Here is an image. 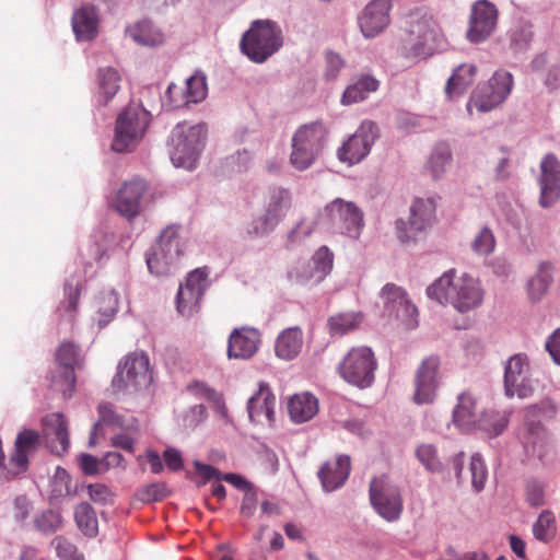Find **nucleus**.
Instances as JSON below:
<instances>
[{
  "mask_svg": "<svg viewBox=\"0 0 560 560\" xmlns=\"http://www.w3.org/2000/svg\"><path fill=\"white\" fill-rule=\"evenodd\" d=\"M427 295L441 305H451L465 314L481 306L485 289L478 278L451 269L427 288Z\"/></svg>",
  "mask_w": 560,
  "mask_h": 560,
  "instance_id": "nucleus-1",
  "label": "nucleus"
},
{
  "mask_svg": "<svg viewBox=\"0 0 560 560\" xmlns=\"http://www.w3.org/2000/svg\"><path fill=\"white\" fill-rule=\"evenodd\" d=\"M328 135V128L320 120L300 126L291 139V165L298 171L310 168L322 155Z\"/></svg>",
  "mask_w": 560,
  "mask_h": 560,
  "instance_id": "nucleus-2",
  "label": "nucleus"
},
{
  "mask_svg": "<svg viewBox=\"0 0 560 560\" xmlns=\"http://www.w3.org/2000/svg\"><path fill=\"white\" fill-rule=\"evenodd\" d=\"M443 45L444 37L440 27L431 16L423 15L410 22L400 52L408 60L419 61L432 56Z\"/></svg>",
  "mask_w": 560,
  "mask_h": 560,
  "instance_id": "nucleus-3",
  "label": "nucleus"
},
{
  "mask_svg": "<svg viewBox=\"0 0 560 560\" xmlns=\"http://www.w3.org/2000/svg\"><path fill=\"white\" fill-rule=\"evenodd\" d=\"M283 44L280 27L269 20L255 21L242 36L240 48L252 61L265 62L277 52Z\"/></svg>",
  "mask_w": 560,
  "mask_h": 560,
  "instance_id": "nucleus-4",
  "label": "nucleus"
},
{
  "mask_svg": "<svg viewBox=\"0 0 560 560\" xmlns=\"http://www.w3.org/2000/svg\"><path fill=\"white\" fill-rule=\"evenodd\" d=\"M206 136L207 129L201 124H177L171 136V160L174 166L194 170L203 150Z\"/></svg>",
  "mask_w": 560,
  "mask_h": 560,
  "instance_id": "nucleus-5",
  "label": "nucleus"
},
{
  "mask_svg": "<svg viewBox=\"0 0 560 560\" xmlns=\"http://www.w3.org/2000/svg\"><path fill=\"white\" fill-rule=\"evenodd\" d=\"M150 120V113L142 106H127L117 116L112 149L116 152L133 150L142 140Z\"/></svg>",
  "mask_w": 560,
  "mask_h": 560,
  "instance_id": "nucleus-6",
  "label": "nucleus"
},
{
  "mask_svg": "<svg viewBox=\"0 0 560 560\" xmlns=\"http://www.w3.org/2000/svg\"><path fill=\"white\" fill-rule=\"evenodd\" d=\"M320 215L328 229L351 240H358L364 228L363 211L353 201L342 198L328 202Z\"/></svg>",
  "mask_w": 560,
  "mask_h": 560,
  "instance_id": "nucleus-7",
  "label": "nucleus"
},
{
  "mask_svg": "<svg viewBox=\"0 0 560 560\" xmlns=\"http://www.w3.org/2000/svg\"><path fill=\"white\" fill-rule=\"evenodd\" d=\"M377 361L373 350L366 346L350 349L338 366L341 378L360 389L369 388L375 381Z\"/></svg>",
  "mask_w": 560,
  "mask_h": 560,
  "instance_id": "nucleus-8",
  "label": "nucleus"
},
{
  "mask_svg": "<svg viewBox=\"0 0 560 560\" xmlns=\"http://www.w3.org/2000/svg\"><path fill=\"white\" fill-rule=\"evenodd\" d=\"M179 228L167 226L162 231L156 245L147 254V265L151 273L164 276L174 270L183 255Z\"/></svg>",
  "mask_w": 560,
  "mask_h": 560,
  "instance_id": "nucleus-9",
  "label": "nucleus"
},
{
  "mask_svg": "<svg viewBox=\"0 0 560 560\" xmlns=\"http://www.w3.org/2000/svg\"><path fill=\"white\" fill-rule=\"evenodd\" d=\"M513 89V77L505 70H498L487 83L479 85L467 104V110L472 107L478 112H490L505 102Z\"/></svg>",
  "mask_w": 560,
  "mask_h": 560,
  "instance_id": "nucleus-10",
  "label": "nucleus"
},
{
  "mask_svg": "<svg viewBox=\"0 0 560 560\" xmlns=\"http://www.w3.org/2000/svg\"><path fill=\"white\" fill-rule=\"evenodd\" d=\"M151 381L149 357L143 352H133L119 363L112 384L117 392H136L148 387Z\"/></svg>",
  "mask_w": 560,
  "mask_h": 560,
  "instance_id": "nucleus-11",
  "label": "nucleus"
},
{
  "mask_svg": "<svg viewBox=\"0 0 560 560\" xmlns=\"http://www.w3.org/2000/svg\"><path fill=\"white\" fill-rule=\"evenodd\" d=\"M334 254L327 246L319 247L310 260H298L288 271V278L301 285H315L331 271Z\"/></svg>",
  "mask_w": 560,
  "mask_h": 560,
  "instance_id": "nucleus-12",
  "label": "nucleus"
},
{
  "mask_svg": "<svg viewBox=\"0 0 560 560\" xmlns=\"http://www.w3.org/2000/svg\"><path fill=\"white\" fill-rule=\"evenodd\" d=\"M370 501L375 512L387 522H395L401 515L404 501L400 491L385 476L371 481Z\"/></svg>",
  "mask_w": 560,
  "mask_h": 560,
  "instance_id": "nucleus-13",
  "label": "nucleus"
},
{
  "mask_svg": "<svg viewBox=\"0 0 560 560\" xmlns=\"http://www.w3.org/2000/svg\"><path fill=\"white\" fill-rule=\"evenodd\" d=\"M377 137V126L371 120L362 121L357 131L338 148V160L349 165L361 162L370 153Z\"/></svg>",
  "mask_w": 560,
  "mask_h": 560,
  "instance_id": "nucleus-14",
  "label": "nucleus"
},
{
  "mask_svg": "<svg viewBox=\"0 0 560 560\" xmlns=\"http://www.w3.org/2000/svg\"><path fill=\"white\" fill-rule=\"evenodd\" d=\"M208 288V271L197 268L188 273L184 284L179 285L176 296L177 312L190 317L198 312L201 299Z\"/></svg>",
  "mask_w": 560,
  "mask_h": 560,
  "instance_id": "nucleus-15",
  "label": "nucleus"
},
{
  "mask_svg": "<svg viewBox=\"0 0 560 560\" xmlns=\"http://www.w3.org/2000/svg\"><path fill=\"white\" fill-rule=\"evenodd\" d=\"M498 9L488 0L476 1L470 11L466 37L470 43H482L495 31Z\"/></svg>",
  "mask_w": 560,
  "mask_h": 560,
  "instance_id": "nucleus-16",
  "label": "nucleus"
},
{
  "mask_svg": "<svg viewBox=\"0 0 560 560\" xmlns=\"http://www.w3.org/2000/svg\"><path fill=\"white\" fill-rule=\"evenodd\" d=\"M537 406H530L526 409L525 430L521 440L524 450L528 455L536 456L540 460H545L552 451V441L539 421L534 418L538 415Z\"/></svg>",
  "mask_w": 560,
  "mask_h": 560,
  "instance_id": "nucleus-17",
  "label": "nucleus"
},
{
  "mask_svg": "<svg viewBox=\"0 0 560 560\" xmlns=\"http://www.w3.org/2000/svg\"><path fill=\"white\" fill-rule=\"evenodd\" d=\"M504 390L510 398H526L533 393L529 377V362L525 354L517 353L511 357L504 369Z\"/></svg>",
  "mask_w": 560,
  "mask_h": 560,
  "instance_id": "nucleus-18",
  "label": "nucleus"
},
{
  "mask_svg": "<svg viewBox=\"0 0 560 560\" xmlns=\"http://www.w3.org/2000/svg\"><path fill=\"white\" fill-rule=\"evenodd\" d=\"M207 92L206 75L197 72L186 80L185 90L171 83L167 86L163 105L173 109L186 106L190 103H199L205 100Z\"/></svg>",
  "mask_w": 560,
  "mask_h": 560,
  "instance_id": "nucleus-19",
  "label": "nucleus"
},
{
  "mask_svg": "<svg viewBox=\"0 0 560 560\" xmlns=\"http://www.w3.org/2000/svg\"><path fill=\"white\" fill-rule=\"evenodd\" d=\"M45 446L56 455H62L70 446L68 425L60 412L46 416L42 420V436L37 434V444Z\"/></svg>",
  "mask_w": 560,
  "mask_h": 560,
  "instance_id": "nucleus-20",
  "label": "nucleus"
},
{
  "mask_svg": "<svg viewBox=\"0 0 560 560\" xmlns=\"http://www.w3.org/2000/svg\"><path fill=\"white\" fill-rule=\"evenodd\" d=\"M540 198L544 208L551 207L560 198V161L552 154H546L540 162Z\"/></svg>",
  "mask_w": 560,
  "mask_h": 560,
  "instance_id": "nucleus-21",
  "label": "nucleus"
},
{
  "mask_svg": "<svg viewBox=\"0 0 560 560\" xmlns=\"http://www.w3.org/2000/svg\"><path fill=\"white\" fill-rule=\"evenodd\" d=\"M440 360L438 357L424 359L416 375L413 400L418 405L431 404L436 397L439 386Z\"/></svg>",
  "mask_w": 560,
  "mask_h": 560,
  "instance_id": "nucleus-22",
  "label": "nucleus"
},
{
  "mask_svg": "<svg viewBox=\"0 0 560 560\" xmlns=\"http://www.w3.org/2000/svg\"><path fill=\"white\" fill-rule=\"evenodd\" d=\"M389 11L388 0H373L365 5L358 18L360 30L365 38L377 36L388 26Z\"/></svg>",
  "mask_w": 560,
  "mask_h": 560,
  "instance_id": "nucleus-23",
  "label": "nucleus"
},
{
  "mask_svg": "<svg viewBox=\"0 0 560 560\" xmlns=\"http://www.w3.org/2000/svg\"><path fill=\"white\" fill-rule=\"evenodd\" d=\"M147 190L148 185L143 179L135 178L125 183L116 195L115 209L127 219L137 217L141 211L142 198Z\"/></svg>",
  "mask_w": 560,
  "mask_h": 560,
  "instance_id": "nucleus-24",
  "label": "nucleus"
},
{
  "mask_svg": "<svg viewBox=\"0 0 560 560\" xmlns=\"http://www.w3.org/2000/svg\"><path fill=\"white\" fill-rule=\"evenodd\" d=\"M260 332L254 327L235 328L229 336L228 357L230 359H250L259 349Z\"/></svg>",
  "mask_w": 560,
  "mask_h": 560,
  "instance_id": "nucleus-25",
  "label": "nucleus"
},
{
  "mask_svg": "<svg viewBox=\"0 0 560 560\" xmlns=\"http://www.w3.org/2000/svg\"><path fill=\"white\" fill-rule=\"evenodd\" d=\"M350 469L348 455H338L334 460L326 462L317 472L324 491L332 492L341 488L350 475Z\"/></svg>",
  "mask_w": 560,
  "mask_h": 560,
  "instance_id": "nucleus-26",
  "label": "nucleus"
},
{
  "mask_svg": "<svg viewBox=\"0 0 560 560\" xmlns=\"http://www.w3.org/2000/svg\"><path fill=\"white\" fill-rule=\"evenodd\" d=\"M275 407L276 396L267 383L260 382L258 390L247 401L250 421L261 423L266 420L271 423L275 420Z\"/></svg>",
  "mask_w": 560,
  "mask_h": 560,
  "instance_id": "nucleus-27",
  "label": "nucleus"
},
{
  "mask_svg": "<svg viewBox=\"0 0 560 560\" xmlns=\"http://www.w3.org/2000/svg\"><path fill=\"white\" fill-rule=\"evenodd\" d=\"M477 399L468 390L457 396V404L452 412L454 425L464 433L476 431L479 416L477 415Z\"/></svg>",
  "mask_w": 560,
  "mask_h": 560,
  "instance_id": "nucleus-28",
  "label": "nucleus"
},
{
  "mask_svg": "<svg viewBox=\"0 0 560 560\" xmlns=\"http://www.w3.org/2000/svg\"><path fill=\"white\" fill-rule=\"evenodd\" d=\"M72 28L77 40L89 42L96 37L98 15L94 7L83 5L72 15Z\"/></svg>",
  "mask_w": 560,
  "mask_h": 560,
  "instance_id": "nucleus-29",
  "label": "nucleus"
},
{
  "mask_svg": "<svg viewBox=\"0 0 560 560\" xmlns=\"http://www.w3.org/2000/svg\"><path fill=\"white\" fill-rule=\"evenodd\" d=\"M292 207V195L289 189L283 187H273L269 190L268 200L265 208V215L276 226L285 218Z\"/></svg>",
  "mask_w": 560,
  "mask_h": 560,
  "instance_id": "nucleus-30",
  "label": "nucleus"
},
{
  "mask_svg": "<svg viewBox=\"0 0 560 560\" xmlns=\"http://www.w3.org/2000/svg\"><path fill=\"white\" fill-rule=\"evenodd\" d=\"M288 410L294 423H304L318 412V400L311 393L295 394L289 400Z\"/></svg>",
  "mask_w": 560,
  "mask_h": 560,
  "instance_id": "nucleus-31",
  "label": "nucleus"
},
{
  "mask_svg": "<svg viewBox=\"0 0 560 560\" xmlns=\"http://www.w3.org/2000/svg\"><path fill=\"white\" fill-rule=\"evenodd\" d=\"M303 347V331L300 327H289L281 331L276 340V355L282 360L294 359Z\"/></svg>",
  "mask_w": 560,
  "mask_h": 560,
  "instance_id": "nucleus-32",
  "label": "nucleus"
},
{
  "mask_svg": "<svg viewBox=\"0 0 560 560\" xmlns=\"http://www.w3.org/2000/svg\"><path fill=\"white\" fill-rule=\"evenodd\" d=\"M96 82V102L100 105H107L120 89L121 75L119 71L113 67L100 68Z\"/></svg>",
  "mask_w": 560,
  "mask_h": 560,
  "instance_id": "nucleus-33",
  "label": "nucleus"
},
{
  "mask_svg": "<svg viewBox=\"0 0 560 560\" xmlns=\"http://www.w3.org/2000/svg\"><path fill=\"white\" fill-rule=\"evenodd\" d=\"M380 86V82L372 75H361L354 79L345 90L341 96L342 105H352L363 102Z\"/></svg>",
  "mask_w": 560,
  "mask_h": 560,
  "instance_id": "nucleus-34",
  "label": "nucleus"
},
{
  "mask_svg": "<svg viewBox=\"0 0 560 560\" xmlns=\"http://www.w3.org/2000/svg\"><path fill=\"white\" fill-rule=\"evenodd\" d=\"M435 210L433 198H416L410 206L409 223L415 230L425 232L434 222Z\"/></svg>",
  "mask_w": 560,
  "mask_h": 560,
  "instance_id": "nucleus-35",
  "label": "nucleus"
},
{
  "mask_svg": "<svg viewBox=\"0 0 560 560\" xmlns=\"http://www.w3.org/2000/svg\"><path fill=\"white\" fill-rule=\"evenodd\" d=\"M477 68L471 63L458 66L447 80L445 93L450 100L460 96L472 84Z\"/></svg>",
  "mask_w": 560,
  "mask_h": 560,
  "instance_id": "nucleus-36",
  "label": "nucleus"
},
{
  "mask_svg": "<svg viewBox=\"0 0 560 560\" xmlns=\"http://www.w3.org/2000/svg\"><path fill=\"white\" fill-rule=\"evenodd\" d=\"M127 35L143 46H159L164 43V34L150 21H140L126 30Z\"/></svg>",
  "mask_w": 560,
  "mask_h": 560,
  "instance_id": "nucleus-37",
  "label": "nucleus"
},
{
  "mask_svg": "<svg viewBox=\"0 0 560 560\" xmlns=\"http://www.w3.org/2000/svg\"><path fill=\"white\" fill-rule=\"evenodd\" d=\"M47 380L49 382V388L56 393H59L63 399H69L72 397L77 385L74 371L71 369H61L57 365L52 371H50Z\"/></svg>",
  "mask_w": 560,
  "mask_h": 560,
  "instance_id": "nucleus-38",
  "label": "nucleus"
},
{
  "mask_svg": "<svg viewBox=\"0 0 560 560\" xmlns=\"http://www.w3.org/2000/svg\"><path fill=\"white\" fill-rule=\"evenodd\" d=\"M451 162V148L448 144L441 142L433 148L425 163V168L431 174L432 178L440 179L446 173Z\"/></svg>",
  "mask_w": 560,
  "mask_h": 560,
  "instance_id": "nucleus-39",
  "label": "nucleus"
},
{
  "mask_svg": "<svg viewBox=\"0 0 560 560\" xmlns=\"http://www.w3.org/2000/svg\"><path fill=\"white\" fill-rule=\"evenodd\" d=\"M509 424V413L505 411L486 410L476 424V431H482L490 438L500 435Z\"/></svg>",
  "mask_w": 560,
  "mask_h": 560,
  "instance_id": "nucleus-40",
  "label": "nucleus"
},
{
  "mask_svg": "<svg viewBox=\"0 0 560 560\" xmlns=\"http://www.w3.org/2000/svg\"><path fill=\"white\" fill-rule=\"evenodd\" d=\"M56 362L61 369L81 370L84 365V355L79 346L71 341H63L56 350Z\"/></svg>",
  "mask_w": 560,
  "mask_h": 560,
  "instance_id": "nucleus-41",
  "label": "nucleus"
},
{
  "mask_svg": "<svg viewBox=\"0 0 560 560\" xmlns=\"http://www.w3.org/2000/svg\"><path fill=\"white\" fill-rule=\"evenodd\" d=\"M553 266L550 262H541L535 276L527 283L530 300L538 301L547 292L552 282Z\"/></svg>",
  "mask_w": 560,
  "mask_h": 560,
  "instance_id": "nucleus-42",
  "label": "nucleus"
},
{
  "mask_svg": "<svg viewBox=\"0 0 560 560\" xmlns=\"http://www.w3.org/2000/svg\"><path fill=\"white\" fill-rule=\"evenodd\" d=\"M74 521L79 529L88 537H94L98 532V523L95 511L86 503H80L74 510Z\"/></svg>",
  "mask_w": 560,
  "mask_h": 560,
  "instance_id": "nucleus-43",
  "label": "nucleus"
},
{
  "mask_svg": "<svg viewBox=\"0 0 560 560\" xmlns=\"http://www.w3.org/2000/svg\"><path fill=\"white\" fill-rule=\"evenodd\" d=\"M114 243V236L104 231H97L92 235V244L89 245L86 254L88 264L92 261L101 264L107 256L110 245Z\"/></svg>",
  "mask_w": 560,
  "mask_h": 560,
  "instance_id": "nucleus-44",
  "label": "nucleus"
},
{
  "mask_svg": "<svg viewBox=\"0 0 560 560\" xmlns=\"http://www.w3.org/2000/svg\"><path fill=\"white\" fill-rule=\"evenodd\" d=\"M48 493L50 499H61L65 497H74L77 487L71 486V477L66 469L57 467L49 481Z\"/></svg>",
  "mask_w": 560,
  "mask_h": 560,
  "instance_id": "nucleus-45",
  "label": "nucleus"
},
{
  "mask_svg": "<svg viewBox=\"0 0 560 560\" xmlns=\"http://www.w3.org/2000/svg\"><path fill=\"white\" fill-rule=\"evenodd\" d=\"M362 314L355 312L340 313L329 317L328 326L331 335L342 336L357 329L362 323Z\"/></svg>",
  "mask_w": 560,
  "mask_h": 560,
  "instance_id": "nucleus-46",
  "label": "nucleus"
},
{
  "mask_svg": "<svg viewBox=\"0 0 560 560\" xmlns=\"http://www.w3.org/2000/svg\"><path fill=\"white\" fill-rule=\"evenodd\" d=\"M97 317L100 328L107 325L116 315L118 311V295L114 291L103 292L96 301Z\"/></svg>",
  "mask_w": 560,
  "mask_h": 560,
  "instance_id": "nucleus-47",
  "label": "nucleus"
},
{
  "mask_svg": "<svg viewBox=\"0 0 560 560\" xmlns=\"http://www.w3.org/2000/svg\"><path fill=\"white\" fill-rule=\"evenodd\" d=\"M318 225L316 217H304L287 234V247H293L308 238Z\"/></svg>",
  "mask_w": 560,
  "mask_h": 560,
  "instance_id": "nucleus-48",
  "label": "nucleus"
},
{
  "mask_svg": "<svg viewBox=\"0 0 560 560\" xmlns=\"http://www.w3.org/2000/svg\"><path fill=\"white\" fill-rule=\"evenodd\" d=\"M415 455L428 471L439 474L443 470V463L435 445L430 443L420 444L417 446Z\"/></svg>",
  "mask_w": 560,
  "mask_h": 560,
  "instance_id": "nucleus-49",
  "label": "nucleus"
},
{
  "mask_svg": "<svg viewBox=\"0 0 560 560\" xmlns=\"http://www.w3.org/2000/svg\"><path fill=\"white\" fill-rule=\"evenodd\" d=\"M189 390L197 397L203 398L211 402L215 411H218L223 418L228 417V409L220 393L201 382L191 384L189 386Z\"/></svg>",
  "mask_w": 560,
  "mask_h": 560,
  "instance_id": "nucleus-50",
  "label": "nucleus"
},
{
  "mask_svg": "<svg viewBox=\"0 0 560 560\" xmlns=\"http://www.w3.org/2000/svg\"><path fill=\"white\" fill-rule=\"evenodd\" d=\"M533 534L537 540L542 542H548L555 537L556 518L551 511L546 510L540 513L533 525Z\"/></svg>",
  "mask_w": 560,
  "mask_h": 560,
  "instance_id": "nucleus-51",
  "label": "nucleus"
},
{
  "mask_svg": "<svg viewBox=\"0 0 560 560\" xmlns=\"http://www.w3.org/2000/svg\"><path fill=\"white\" fill-rule=\"evenodd\" d=\"M381 299L383 300L385 314L390 317L394 314V311L397 310V306L408 298L401 288L393 283H387L381 291Z\"/></svg>",
  "mask_w": 560,
  "mask_h": 560,
  "instance_id": "nucleus-52",
  "label": "nucleus"
},
{
  "mask_svg": "<svg viewBox=\"0 0 560 560\" xmlns=\"http://www.w3.org/2000/svg\"><path fill=\"white\" fill-rule=\"evenodd\" d=\"M469 471L472 489L475 492L482 491L488 478V469L480 454L476 453L471 456Z\"/></svg>",
  "mask_w": 560,
  "mask_h": 560,
  "instance_id": "nucleus-53",
  "label": "nucleus"
},
{
  "mask_svg": "<svg viewBox=\"0 0 560 560\" xmlns=\"http://www.w3.org/2000/svg\"><path fill=\"white\" fill-rule=\"evenodd\" d=\"M470 247L474 253L479 256L490 255L495 247V237L493 232L489 228L483 226L472 238Z\"/></svg>",
  "mask_w": 560,
  "mask_h": 560,
  "instance_id": "nucleus-54",
  "label": "nucleus"
},
{
  "mask_svg": "<svg viewBox=\"0 0 560 560\" xmlns=\"http://www.w3.org/2000/svg\"><path fill=\"white\" fill-rule=\"evenodd\" d=\"M509 37L515 49H524L533 37L532 24L524 20L517 21L510 30Z\"/></svg>",
  "mask_w": 560,
  "mask_h": 560,
  "instance_id": "nucleus-55",
  "label": "nucleus"
},
{
  "mask_svg": "<svg viewBox=\"0 0 560 560\" xmlns=\"http://www.w3.org/2000/svg\"><path fill=\"white\" fill-rule=\"evenodd\" d=\"M51 546L60 560H85L84 555L78 550L77 546L62 536L55 537Z\"/></svg>",
  "mask_w": 560,
  "mask_h": 560,
  "instance_id": "nucleus-56",
  "label": "nucleus"
},
{
  "mask_svg": "<svg viewBox=\"0 0 560 560\" xmlns=\"http://www.w3.org/2000/svg\"><path fill=\"white\" fill-rule=\"evenodd\" d=\"M100 420L94 424L93 431L90 436V445H95V432L102 423H107L116 427H122V421L119 416H117L113 409V406L108 402H103L98 406Z\"/></svg>",
  "mask_w": 560,
  "mask_h": 560,
  "instance_id": "nucleus-57",
  "label": "nucleus"
},
{
  "mask_svg": "<svg viewBox=\"0 0 560 560\" xmlns=\"http://www.w3.org/2000/svg\"><path fill=\"white\" fill-rule=\"evenodd\" d=\"M422 233L424 232L421 230H415L412 224L409 223V220L398 219L395 222L396 237L404 245L416 244Z\"/></svg>",
  "mask_w": 560,
  "mask_h": 560,
  "instance_id": "nucleus-58",
  "label": "nucleus"
},
{
  "mask_svg": "<svg viewBox=\"0 0 560 560\" xmlns=\"http://www.w3.org/2000/svg\"><path fill=\"white\" fill-rule=\"evenodd\" d=\"M392 316L397 318L408 329H412L418 325L417 307L408 299L397 306Z\"/></svg>",
  "mask_w": 560,
  "mask_h": 560,
  "instance_id": "nucleus-59",
  "label": "nucleus"
},
{
  "mask_svg": "<svg viewBox=\"0 0 560 560\" xmlns=\"http://www.w3.org/2000/svg\"><path fill=\"white\" fill-rule=\"evenodd\" d=\"M277 226L270 222L265 213L254 220H252L245 226V234L250 238L264 237L271 233Z\"/></svg>",
  "mask_w": 560,
  "mask_h": 560,
  "instance_id": "nucleus-60",
  "label": "nucleus"
},
{
  "mask_svg": "<svg viewBox=\"0 0 560 560\" xmlns=\"http://www.w3.org/2000/svg\"><path fill=\"white\" fill-rule=\"evenodd\" d=\"M65 300L60 303L59 311L72 318L79 303L80 288L79 284H67L65 288Z\"/></svg>",
  "mask_w": 560,
  "mask_h": 560,
  "instance_id": "nucleus-61",
  "label": "nucleus"
},
{
  "mask_svg": "<svg viewBox=\"0 0 560 560\" xmlns=\"http://www.w3.org/2000/svg\"><path fill=\"white\" fill-rule=\"evenodd\" d=\"M526 501L535 508L541 506L545 503V486L532 479L525 486Z\"/></svg>",
  "mask_w": 560,
  "mask_h": 560,
  "instance_id": "nucleus-62",
  "label": "nucleus"
},
{
  "mask_svg": "<svg viewBox=\"0 0 560 560\" xmlns=\"http://www.w3.org/2000/svg\"><path fill=\"white\" fill-rule=\"evenodd\" d=\"M168 490L164 483L156 482L149 485L139 491V499L142 502L161 501L166 498Z\"/></svg>",
  "mask_w": 560,
  "mask_h": 560,
  "instance_id": "nucleus-63",
  "label": "nucleus"
},
{
  "mask_svg": "<svg viewBox=\"0 0 560 560\" xmlns=\"http://www.w3.org/2000/svg\"><path fill=\"white\" fill-rule=\"evenodd\" d=\"M249 162L250 155L246 150L237 151L225 159V167L232 173H241L247 170Z\"/></svg>",
  "mask_w": 560,
  "mask_h": 560,
  "instance_id": "nucleus-64",
  "label": "nucleus"
}]
</instances>
